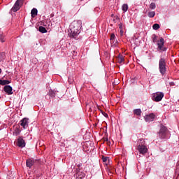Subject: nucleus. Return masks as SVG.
Masks as SVG:
<instances>
[{
	"label": "nucleus",
	"instance_id": "16",
	"mask_svg": "<svg viewBox=\"0 0 179 179\" xmlns=\"http://www.w3.org/2000/svg\"><path fill=\"white\" fill-rule=\"evenodd\" d=\"M124 56L120 55L117 58V62H119V64H122V62H124Z\"/></svg>",
	"mask_w": 179,
	"mask_h": 179
},
{
	"label": "nucleus",
	"instance_id": "28",
	"mask_svg": "<svg viewBox=\"0 0 179 179\" xmlns=\"http://www.w3.org/2000/svg\"><path fill=\"white\" fill-rule=\"evenodd\" d=\"M114 38H115V35L114 34H111L110 41H114Z\"/></svg>",
	"mask_w": 179,
	"mask_h": 179
},
{
	"label": "nucleus",
	"instance_id": "17",
	"mask_svg": "<svg viewBox=\"0 0 179 179\" xmlns=\"http://www.w3.org/2000/svg\"><path fill=\"white\" fill-rule=\"evenodd\" d=\"M13 134L15 136H17V135L20 134V129L19 128H16Z\"/></svg>",
	"mask_w": 179,
	"mask_h": 179
},
{
	"label": "nucleus",
	"instance_id": "25",
	"mask_svg": "<svg viewBox=\"0 0 179 179\" xmlns=\"http://www.w3.org/2000/svg\"><path fill=\"white\" fill-rule=\"evenodd\" d=\"M152 38L153 43H157V36H156V34H153Z\"/></svg>",
	"mask_w": 179,
	"mask_h": 179
},
{
	"label": "nucleus",
	"instance_id": "29",
	"mask_svg": "<svg viewBox=\"0 0 179 179\" xmlns=\"http://www.w3.org/2000/svg\"><path fill=\"white\" fill-rule=\"evenodd\" d=\"M101 113H102L103 115L106 117V118H108V115L105 112H103L101 110Z\"/></svg>",
	"mask_w": 179,
	"mask_h": 179
},
{
	"label": "nucleus",
	"instance_id": "20",
	"mask_svg": "<svg viewBox=\"0 0 179 179\" xmlns=\"http://www.w3.org/2000/svg\"><path fill=\"white\" fill-rule=\"evenodd\" d=\"M6 40V39L5 38V35L1 34H0V41H1V43H5Z\"/></svg>",
	"mask_w": 179,
	"mask_h": 179
},
{
	"label": "nucleus",
	"instance_id": "33",
	"mask_svg": "<svg viewBox=\"0 0 179 179\" xmlns=\"http://www.w3.org/2000/svg\"><path fill=\"white\" fill-rule=\"evenodd\" d=\"M170 86H176V83L174 82L169 83Z\"/></svg>",
	"mask_w": 179,
	"mask_h": 179
},
{
	"label": "nucleus",
	"instance_id": "4",
	"mask_svg": "<svg viewBox=\"0 0 179 179\" xmlns=\"http://www.w3.org/2000/svg\"><path fill=\"white\" fill-rule=\"evenodd\" d=\"M22 3H23V0H17L14 6L11 8V10L13 12H17V10L20 9V7L22 6Z\"/></svg>",
	"mask_w": 179,
	"mask_h": 179
},
{
	"label": "nucleus",
	"instance_id": "36",
	"mask_svg": "<svg viewBox=\"0 0 179 179\" xmlns=\"http://www.w3.org/2000/svg\"><path fill=\"white\" fill-rule=\"evenodd\" d=\"M107 142V145H108V146H110V145H111V142L110 141H106Z\"/></svg>",
	"mask_w": 179,
	"mask_h": 179
},
{
	"label": "nucleus",
	"instance_id": "24",
	"mask_svg": "<svg viewBox=\"0 0 179 179\" xmlns=\"http://www.w3.org/2000/svg\"><path fill=\"white\" fill-rule=\"evenodd\" d=\"M155 15H156V13L155 11H151L148 13L149 17H155Z\"/></svg>",
	"mask_w": 179,
	"mask_h": 179
},
{
	"label": "nucleus",
	"instance_id": "13",
	"mask_svg": "<svg viewBox=\"0 0 179 179\" xmlns=\"http://www.w3.org/2000/svg\"><path fill=\"white\" fill-rule=\"evenodd\" d=\"M38 12L37 8H33L31 11V17L34 18L36 17Z\"/></svg>",
	"mask_w": 179,
	"mask_h": 179
},
{
	"label": "nucleus",
	"instance_id": "38",
	"mask_svg": "<svg viewBox=\"0 0 179 179\" xmlns=\"http://www.w3.org/2000/svg\"><path fill=\"white\" fill-rule=\"evenodd\" d=\"M82 166V164H79L78 165V167H80Z\"/></svg>",
	"mask_w": 179,
	"mask_h": 179
},
{
	"label": "nucleus",
	"instance_id": "9",
	"mask_svg": "<svg viewBox=\"0 0 179 179\" xmlns=\"http://www.w3.org/2000/svg\"><path fill=\"white\" fill-rule=\"evenodd\" d=\"M20 124L21 127L24 128V129H27V128H29V118H23L22 120H20Z\"/></svg>",
	"mask_w": 179,
	"mask_h": 179
},
{
	"label": "nucleus",
	"instance_id": "3",
	"mask_svg": "<svg viewBox=\"0 0 179 179\" xmlns=\"http://www.w3.org/2000/svg\"><path fill=\"white\" fill-rule=\"evenodd\" d=\"M164 97V94L163 92H156L152 95L153 101H162V99Z\"/></svg>",
	"mask_w": 179,
	"mask_h": 179
},
{
	"label": "nucleus",
	"instance_id": "18",
	"mask_svg": "<svg viewBox=\"0 0 179 179\" xmlns=\"http://www.w3.org/2000/svg\"><path fill=\"white\" fill-rule=\"evenodd\" d=\"M39 31L41 33H47V29H45V28L44 27H39Z\"/></svg>",
	"mask_w": 179,
	"mask_h": 179
},
{
	"label": "nucleus",
	"instance_id": "34",
	"mask_svg": "<svg viewBox=\"0 0 179 179\" xmlns=\"http://www.w3.org/2000/svg\"><path fill=\"white\" fill-rule=\"evenodd\" d=\"M120 29H122V23L119 24Z\"/></svg>",
	"mask_w": 179,
	"mask_h": 179
},
{
	"label": "nucleus",
	"instance_id": "1",
	"mask_svg": "<svg viewBox=\"0 0 179 179\" xmlns=\"http://www.w3.org/2000/svg\"><path fill=\"white\" fill-rule=\"evenodd\" d=\"M82 29V20L74 22L71 26L69 36L73 38H76L78 34H79V29Z\"/></svg>",
	"mask_w": 179,
	"mask_h": 179
},
{
	"label": "nucleus",
	"instance_id": "2",
	"mask_svg": "<svg viewBox=\"0 0 179 179\" xmlns=\"http://www.w3.org/2000/svg\"><path fill=\"white\" fill-rule=\"evenodd\" d=\"M166 59L164 58H161L159 62V72L162 75H165L166 74Z\"/></svg>",
	"mask_w": 179,
	"mask_h": 179
},
{
	"label": "nucleus",
	"instance_id": "5",
	"mask_svg": "<svg viewBox=\"0 0 179 179\" xmlns=\"http://www.w3.org/2000/svg\"><path fill=\"white\" fill-rule=\"evenodd\" d=\"M159 51H166L167 48L164 47V38H160L159 41H157Z\"/></svg>",
	"mask_w": 179,
	"mask_h": 179
},
{
	"label": "nucleus",
	"instance_id": "11",
	"mask_svg": "<svg viewBox=\"0 0 179 179\" xmlns=\"http://www.w3.org/2000/svg\"><path fill=\"white\" fill-rule=\"evenodd\" d=\"M34 163H36V160H34V159L33 158H29L28 159H27L26 162V166L27 167H29V169H31L33 164H34Z\"/></svg>",
	"mask_w": 179,
	"mask_h": 179
},
{
	"label": "nucleus",
	"instance_id": "15",
	"mask_svg": "<svg viewBox=\"0 0 179 179\" xmlns=\"http://www.w3.org/2000/svg\"><path fill=\"white\" fill-rule=\"evenodd\" d=\"M134 114H135L136 115H138V117H141V114H142V110L141 109H134Z\"/></svg>",
	"mask_w": 179,
	"mask_h": 179
},
{
	"label": "nucleus",
	"instance_id": "27",
	"mask_svg": "<svg viewBox=\"0 0 179 179\" xmlns=\"http://www.w3.org/2000/svg\"><path fill=\"white\" fill-rule=\"evenodd\" d=\"M150 9H155L156 8V3H151L150 5Z\"/></svg>",
	"mask_w": 179,
	"mask_h": 179
},
{
	"label": "nucleus",
	"instance_id": "32",
	"mask_svg": "<svg viewBox=\"0 0 179 179\" xmlns=\"http://www.w3.org/2000/svg\"><path fill=\"white\" fill-rule=\"evenodd\" d=\"M102 160H103V162L104 163H106V162H107V157H102Z\"/></svg>",
	"mask_w": 179,
	"mask_h": 179
},
{
	"label": "nucleus",
	"instance_id": "39",
	"mask_svg": "<svg viewBox=\"0 0 179 179\" xmlns=\"http://www.w3.org/2000/svg\"><path fill=\"white\" fill-rule=\"evenodd\" d=\"M0 73H1V69H0Z\"/></svg>",
	"mask_w": 179,
	"mask_h": 179
},
{
	"label": "nucleus",
	"instance_id": "14",
	"mask_svg": "<svg viewBox=\"0 0 179 179\" xmlns=\"http://www.w3.org/2000/svg\"><path fill=\"white\" fill-rule=\"evenodd\" d=\"M9 83H10V81L8 80H0V85H1V86H5V85H9Z\"/></svg>",
	"mask_w": 179,
	"mask_h": 179
},
{
	"label": "nucleus",
	"instance_id": "10",
	"mask_svg": "<svg viewBox=\"0 0 179 179\" xmlns=\"http://www.w3.org/2000/svg\"><path fill=\"white\" fill-rule=\"evenodd\" d=\"M17 146H18V148H24L26 146V142L24 141V139H23V137H18Z\"/></svg>",
	"mask_w": 179,
	"mask_h": 179
},
{
	"label": "nucleus",
	"instance_id": "22",
	"mask_svg": "<svg viewBox=\"0 0 179 179\" xmlns=\"http://www.w3.org/2000/svg\"><path fill=\"white\" fill-rule=\"evenodd\" d=\"M154 30H159L160 29V25L159 24H154L152 26Z\"/></svg>",
	"mask_w": 179,
	"mask_h": 179
},
{
	"label": "nucleus",
	"instance_id": "12",
	"mask_svg": "<svg viewBox=\"0 0 179 179\" xmlns=\"http://www.w3.org/2000/svg\"><path fill=\"white\" fill-rule=\"evenodd\" d=\"M3 90L8 95L13 94V92H12V90H13V89L12 88V87L10 85L4 86Z\"/></svg>",
	"mask_w": 179,
	"mask_h": 179
},
{
	"label": "nucleus",
	"instance_id": "31",
	"mask_svg": "<svg viewBox=\"0 0 179 179\" xmlns=\"http://www.w3.org/2000/svg\"><path fill=\"white\" fill-rule=\"evenodd\" d=\"M73 81L72 80V77L69 78V83H72Z\"/></svg>",
	"mask_w": 179,
	"mask_h": 179
},
{
	"label": "nucleus",
	"instance_id": "21",
	"mask_svg": "<svg viewBox=\"0 0 179 179\" xmlns=\"http://www.w3.org/2000/svg\"><path fill=\"white\" fill-rule=\"evenodd\" d=\"M123 12H127L128 10V4H123L122 6Z\"/></svg>",
	"mask_w": 179,
	"mask_h": 179
},
{
	"label": "nucleus",
	"instance_id": "19",
	"mask_svg": "<svg viewBox=\"0 0 179 179\" xmlns=\"http://www.w3.org/2000/svg\"><path fill=\"white\" fill-rule=\"evenodd\" d=\"M138 145H145V140L143 138H140L137 142V146Z\"/></svg>",
	"mask_w": 179,
	"mask_h": 179
},
{
	"label": "nucleus",
	"instance_id": "8",
	"mask_svg": "<svg viewBox=\"0 0 179 179\" xmlns=\"http://www.w3.org/2000/svg\"><path fill=\"white\" fill-rule=\"evenodd\" d=\"M166 132H167V127L161 126L159 131V138H161V139H164V138H166Z\"/></svg>",
	"mask_w": 179,
	"mask_h": 179
},
{
	"label": "nucleus",
	"instance_id": "35",
	"mask_svg": "<svg viewBox=\"0 0 179 179\" xmlns=\"http://www.w3.org/2000/svg\"><path fill=\"white\" fill-rule=\"evenodd\" d=\"M120 34H121V36H122V34H124V31H122V29L120 30Z\"/></svg>",
	"mask_w": 179,
	"mask_h": 179
},
{
	"label": "nucleus",
	"instance_id": "37",
	"mask_svg": "<svg viewBox=\"0 0 179 179\" xmlns=\"http://www.w3.org/2000/svg\"><path fill=\"white\" fill-rule=\"evenodd\" d=\"M104 141H105V142H108V138H106L104 139Z\"/></svg>",
	"mask_w": 179,
	"mask_h": 179
},
{
	"label": "nucleus",
	"instance_id": "30",
	"mask_svg": "<svg viewBox=\"0 0 179 179\" xmlns=\"http://www.w3.org/2000/svg\"><path fill=\"white\" fill-rule=\"evenodd\" d=\"M14 178H15V176L13 175H11V176H7V179H14Z\"/></svg>",
	"mask_w": 179,
	"mask_h": 179
},
{
	"label": "nucleus",
	"instance_id": "23",
	"mask_svg": "<svg viewBox=\"0 0 179 179\" xmlns=\"http://www.w3.org/2000/svg\"><path fill=\"white\" fill-rule=\"evenodd\" d=\"M5 59V52H1L0 54V62H2Z\"/></svg>",
	"mask_w": 179,
	"mask_h": 179
},
{
	"label": "nucleus",
	"instance_id": "26",
	"mask_svg": "<svg viewBox=\"0 0 179 179\" xmlns=\"http://www.w3.org/2000/svg\"><path fill=\"white\" fill-rule=\"evenodd\" d=\"M49 96L50 97H55V92L52 90L49 91Z\"/></svg>",
	"mask_w": 179,
	"mask_h": 179
},
{
	"label": "nucleus",
	"instance_id": "7",
	"mask_svg": "<svg viewBox=\"0 0 179 179\" xmlns=\"http://www.w3.org/2000/svg\"><path fill=\"white\" fill-rule=\"evenodd\" d=\"M155 118H156V115H155L154 113H150L144 116V120L145 122H152V121H155Z\"/></svg>",
	"mask_w": 179,
	"mask_h": 179
},
{
	"label": "nucleus",
	"instance_id": "6",
	"mask_svg": "<svg viewBox=\"0 0 179 179\" xmlns=\"http://www.w3.org/2000/svg\"><path fill=\"white\" fill-rule=\"evenodd\" d=\"M137 150H138L141 155H145V153H148V148L146 147V145H145V144L138 145Z\"/></svg>",
	"mask_w": 179,
	"mask_h": 179
}]
</instances>
